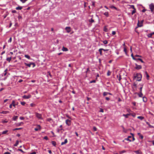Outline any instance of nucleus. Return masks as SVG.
<instances>
[{
    "mask_svg": "<svg viewBox=\"0 0 154 154\" xmlns=\"http://www.w3.org/2000/svg\"><path fill=\"white\" fill-rule=\"evenodd\" d=\"M65 30L68 33H69L71 31V28L70 27H66L65 28Z\"/></svg>",
    "mask_w": 154,
    "mask_h": 154,
    "instance_id": "0eeeda50",
    "label": "nucleus"
},
{
    "mask_svg": "<svg viewBox=\"0 0 154 154\" xmlns=\"http://www.w3.org/2000/svg\"><path fill=\"white\" fill-rule=\"evenodd\" d=\"M22 9V7L19 6L16 8V9L17 10H21Z\"/></svg>",
    "mask_w": 154,
    "mask_h": 154,
    "instance_id": "b1692460",
    "label": "nucleus"
},
{
    "mask_svg": "<svg viewBox=\"0 0 154 154\" xmlns=\"http://www.w3.org/2000/svg\"><path fill=\"white\" fill-rule=\"evenodd\" d=\"M134 152H135L137 154H141V152H140V150H138L136 151H134Z\"/></svg>",
    "mask_w": 154,
    "mask_h": 154,
    "instance_id": "f3484780",
    "label": "nucleus"
},
{
    "mask_svg": "<svg viewBox=\"0 0 154 154\" xmlns=\"http://www.w3.org/2000/svg\"><path fill=\"white\" fill-rule=\"evenodd\" d=\"M90 70H89V68H88L87 69V71H86V73L88 72H90Z\"/></svg>",
    "mask_w": 154,
    "mask_h": 154,
    "instance_id": "6e6d98bb",
    "label": "nucleus"
},
{
    "mask_svg": "<svg viewBox=\"0 0 154 154\" xmlns=\"http://www.w3.org/2000/svg\"><path fill=\"white\" fill-rule=\"evenodd\" d=\"M22 129L21 128H15L13 130V131H15V130H19L20 129Z\"/></svg>",
    "mask_w": 154,
    "mask_h": 154,
    "instance_id": "58836bf2",
    "label": "nucleus"
},
{
    "mask_svg": "<svg viewBox=\"0 0 154 154\" xmlns=\"http://www.w3.org/2000/svg\"><path fill=\"white\" fill-rule=\"evenodd\" d=\"M52 144L54 146H55L56 145V142L54 141H52Z\"/></svg>",
    "mask_w": 154,
    "mask_h": 154,
    "instance_id": "393cba45",
    "label": "nucleus"
},
{
    "mask_svg": "<svg viewBox=\"0 0 154 154\" xmlns=\"http://www.w3.org/2000/svg\"><path fill=\"white\" fill-rule=\"evenodd\" d=\"M152 33H151L149 34L148 35V36L149 37H152Z\"/></svg>",
    "mask_w": 154,
    "mask_h": 154,
    "instance_id": "ea45409f",
    "label": "nucleus"
},
{
    "mask_svg": "<svg viewBox=\"0 0 154 154\" xmlns=\"http://www.w3.org/2000/svg\"><path fill=\"white\" fill-rule=\"evenodd\" d=\"M130 115V114H123V116H125V118H128V116Z\"/></svg>",
    "mask_w": 154,
    "mask_h": 154,
    "instance_id": "a211bd4d",
    "label": "nucleus"
},
{
    "mask_svg": "<svg viewBox=\"0 0 154 154\" xmlns=\"http://www.w3.org/2000/svg\"><path fill=\"white\" fill-rule=\"evenodd\" d=\"M102 50L103 51H109V49H104L103 48H102Z\"/></svg>",
    "mask_w": 154,
    "mask_h": 154,
    "instance_id": "052dcab7",
    "label": "nucleus"
},
{
    "mask_svg": "<svg viewBox=\"0 0 154 154\" xmlns=\"http://www.w3.org/2000/svg\"><path fill=\"white\" fill-rule=\"evenodd\" d=\"M12 41V38L10 37L9 40H8V42L11 43Z\"/></svg>",
    "mask_w": 154,
    "mask_h": 154,
    "instance_id": "79ce46f5",
    "label": "nucleus"
},
{
    "mask_svg": "<svg viewBox=\"0 0 154 154\" xmlns=\"http://www.w3.org/2000/svg\"><path fill=\"white\" fill-rule=\"evenodd\" d=\"M11 57H8L6 59V60L9 62H10V61L11 60Z\"/></svg>",
    "mask_w": 154,
    "mask_h": 154,
    "instance_id": "473e14b6",
    "label": "nucleus"
},
{
    "mask_svg": "<svg viewBox=\"0 0 154 154\" xmlns=\"http://www.w3.org/2000/svg\"><path fill=\"white\" fill-rule=\"evenodd\" d=\"M149 8L152 12H153L154 10V5L152 3L149 5Z\"/></svg>",
    "mask_w": 154,
    "mask_h": 154,
    "instance_id": "7ed1b4c3",
    "label": "nucleus"
},
{
    "mask_svg": "<svg viewBox=\"0 0 154 154\" xmlns=\"http://www.w3.org/2000/svg\"><path fill=\"white\" fill-rule=\"evenodd\" d=\"M117 78L119 80V81L120 82L122 79L121 75H117Z\"/></svg>",
    "mask_w": 154,
    "mask_h": 154,
    "instance_id": "ddd939ff",
    "label": "nucleus"
},
{
    "mask_svg": "<svg viewBox=\"0 0 154 154\" xmlns=\"http://www.w3.org/2000/svg\"><path fill=\"white\" fill-rule=\"evenodd\" d=\"M24 64L26 66H27L29 67H30L31 65H32V68L34 67L35 66V64L34 63H24Z\"/></svg>",
    "mask_w": 154,
    "mask_h": 154,
    "instance_id": "f03ea898",
    "label": "nucleus"
},
{
    "mask_svg": "<svg viewBox=\"0 0 154 154\" xmlns=\"http://www.w3.org/2000/svg\"><path fill=\"white\" fill-rule=\"evenodd\" d=\"M136 8L134 9V10L132 12L131 14L133 15L136 12Z\"/></svg>",
    "mask_w": 154,
    "mask_h": 154,
    "instance_id": "cd10ccee",
    "label": "nucleus"
},
{
    "mask_svg": "<svg viewBox=\"0 0 154 154\" xmlns=\"http://www.w3.org/2000/svg\"><path fill=\"white\" fill-rule=\"evenodd\" d=\"M20 119L21 120H23L24 119V118L23 117L21 116L20 117Z\"/></svg>",
    "mask_w": 154,
    "mask_h": 154,
    "instance_id": "5fc2aeb1",
    "label": "nucleus"
},
{
    "mask_svg": "<svg viewBox=\"0 0 154 154\" xmlns=\"http://www.w3.org/2000/svg\"><path fill=\"white\" fill-rule=\"evenodd\" d=\"M106 99L107 100H110V99L109 97H105Z\"/></svg>",
    "mask_w": 154,
    "mask_h": 154,
    "instance_id": "e2e57ef3",
    "label": "nucleus"
},
{
    "mask_svg": "<svg viewBox=\"0 0 154 154\" xmlns=\"http://www.w3.org/2000/svg\"><path fill=\"white\" fill-rule=\"evenodd\" d=\"M95 4V2H92V6H93L94 7Z\"/></svg>",
    "mask_w": 154,
    "mask_h": 154,
    "instance_id": "09e8293b",
    "label": "nucleus"
},
{
    "mask_svg": "<svg viewBox=\"0 0 154 154\" xmlns=\"http://www.w3.org/2000/svg\"><path fill=\"white\" fill-rule=\"evenodd\" d=\"M135 57H141V56L139 55H137V54H136L135 55Z\"/></svg>",
    "mask_w": 154,
    "mask_h": 154,
    "instance_id": "338daca9",
    "label": "nucleus"
},
{
    "mask_svg": "<svg viewBox=\"0 0 154 154\" xmlns=\"http://www.w3.org/2000/svg\"><path fill=\"white\" fill-rule=\"evenodd\" d=\"M143 100L144 102H146L147 101V99L146 97H143Z\"/></svg>",
    "mask_w": 154,
    "mask_h": 154,
    "instance_id": "4468645a",
    "label": "nucleus"
},
{
    "mask_svg": "<svg viewBox=\"0 0 154 154\" xmlns=\"http://www.w3.org/2000/svg\"><path fill=\"white\" fill-rule=\"evenodd\" d=\"M17 150L20 151L22 152H24L23 151L22 149H18Z\"/></svg>",
    "mask_w": 154,
    "mask_h": 154,
    "instance_id": "13d9d810",
    "label": "nucleus"
},
{
    "mask_svg": "<svg viewBox=\"0 0 154 154\" xmlns=\"http://www.w3.org/2000/svg\"><path fill=\"white\" fill-rule=\"evenodd\" d=\"M136 94H137L139 95V96L140 97H142L143 95L142 92H140L139 93H136Z\"/></svg>",
    "mask_w": 154,
    "mask_h": 154,
    "instance_id": "2eb2a0df",
    "label": "nucleus"
},
{
    "mask_svg": "<svg viewBox=\"0 0 154 154\" xmlns=\"http://www.w3.org/2000/svg\"><path fill=\"white\" fill-rule=\"evenodd\" d=\"M108 94V92H104L103 93V96H106Z\"/></svg>",
    "mask_w": 154,
    "mask_h": 154,
    "instance_id": "72a5a7b5",
    "label": "nucleus"
},
{
    "mask_svg": "<svg viewBox=\"0 0 154 154\" xmlns=\"http://www.w3.org/2000/svg\"><path fill=\"white\" fill-rule=\"evenodd\" d=\"M8 132V131H7V130L4 131L2 132V134H6Z\"/></svg>",
    "mask_w": 154,
    "mask_h": 154,
    "instance_id": "f704fd0d",
    "label": "nucleus"
},
{
    "mask_svg": "<svg viewBox=\"0 0 154 154\" xmlns=\"http://www.w3.org/2000/svg\"><path fill=\"white\" fill-rule=\"evenodd\" d=\"M136 67L135 68L137 70H139L142 69V66L141 65H138L137 63L135 64Z\"/></svg>",
    "mask_w": 154,
    "mask_h": 154,
    "instance_id": "423d86ee",
    "label": "nucleus"
},
{
    "mask_svg": "<svg viewBox=\"0 0 154 154\" xmlns=\"http://www.w3.org/2000/svg\"><path fill=\"white\" fill-rule=\"evenodd\" d=\"M71 121L69 119H66V124L69 126L71 125Z\"/></svg>",
    "mask_w": 154,
    "mask_h": 154,
    "instance_id": "6e6552de",
    "label": "nucleus"
},
{
    "mask_svg": "<svg viewBox=\"0 0 154 154\" xmlns=\"http://www.w3.org/2000/svg\"><path fill=\"white\" fill-rule=\"evenodd\" d=\"M146 124L149 125V127L150 128H153V126H152L148 122H146Z\"/></svg>",
    "mask_w": 154,
    "mask_h": 154,
    "instance_id": "412c9836",
    "label": "nucleus"
},
{
    "mask_svg": "<svg viewBox=\"0 0 154 154\" xmlns=\"http://www.w3.org/2000/svg\"><path fill=\"white\" fill-rule=\"evenodd\" d=\"M130 6L131 7L130 8H132L133 9L135 8L134 6V5H130Z\"/></svg>",
    "mask_w": 154,
    "mask_h": 154,
    "instance_id": "de8ad7c7",
    "label": "nucleus"
},
{
    "mask_svg": "<svg viewBox=\"0 0 154 154\" xmlns=\"http://www.w3.org/2000/svg\"><path fill=\"white\" fill-rule=\"evenodd\" d=\"M137 118L142 120L144 119V117L142 116H139L137 117Z\"/></svg>",
    "mask_w": 154,
    "mask_h": 154,
    "instance_id": "4be33fe9",
    "label": "nucleus"
},
{
    "mask_svg": "<svg viewBox=\"0 0 154 154\" xmlns=\"http://www.w3.org/2000/svg\"><path fill=\"white\" fill-rule=\"evenodd\" d=\"M131 56L132 57V59L134 60H135L136 59V58H134V56H133V54H131Z\"/></svg>",
    "mask_w": 154,
    "mask_h": 154,
    "instance_id": "c03bdc74",
    "label": "nucleus"
},
{
    "mask_svg": "<svg viewBox=\"0 0 154 154\" xmlns=\"http://www.w3.org/2000/svg\"><path fill=\"white\" fill-rule=\"evenodd\" d=\"M26 103L25 102H21V104L23 106H24L25 104Z\"/></svg>",
    "mask_w": 154,
    "mask_h": 154,
    "instance_id": "37998d69",
    "label": "nucleus"
},
{
    "mask_svg": "<svg viewBox=\"0 0 154 154\" xmlns=\"http://www.w3.org/2000/svg\"><path fill=\"white\" fill-rule=\"evenodd\" d=\"M132 104L134 105V106H135L136 105V103L135 102H133Z\"/></svg>",
    "mask_w": 154,
    "mask_h": 154,
    "instance_id": "0e129e2a",
    "label": "nucleus"
},
{
    "mask_svg": "<svg viewBox=\"0 0 154 154\" xmlns=\"http://www.w3.org/2000/svg\"><path fill=\"white\" fill-rule=\"evenodd\" d=\"M62 50L63 51H67L68 50V49H67V48H65V47H63V48H62Z\"/></svg>",
    "mask_w": 154,
    "mask_h": 154,
    "instance_id": "6ab92c4d",
    "label": "nucleus"
},
{
    "mask_svg": "<svg viewBox=\"0 0 154 154\" xmlns=\"http://www.w3.org/2000/svg\"><path fill=\"white\" fill-rule=\"evenodd\" d=\"M144 20H142L140 22L139 20H138V23L137 24V26L138 27H141L143 26V22Z\"/></svg>",
    "mask_w": 154,
    "mask_h": 154,
    "instance_id": "20e7f679",
    "label": "nucleus"
},
{
    "mask_svg": "<svg viewBox=\"0 0 154 154\" xmlns=\"http://www.w3.org/2000/svg\"><path fill=\"white\" fill-rule=\"evenodd\" d=\"M102 48H100L99 49L98 51L100 52V55H102Z\"/></svg>",
    "mask_w": 154,
    "mask_h": 154,
    "instance_id": "5701e85b",
    "label": "nucleus"
},
{
    "mask_svg": "<svg viewBox=\"0 0 154 154\" xmlns=\"http://www.w3.org/2000/svg\"><path fill=\"white\" fill-rule=\"evenodd\" d=\"M145 75H146V78H147V79L148 80H149V75H148L147 72L146 71L145 72Z\"/></svg>",
    "mask_w": 154,
    "mask_h": 154,
    "instance_id": "aec40b11",
    "label": "nucleus"
},
{
    "mask_svg": "<svg viewBox=\"0 0 154 154\" xmlns=\"http://www.w3.org/2000/svg\"><path fill=\"white\" fill-rule=\"evenodd\" d=\"M31 154H36V152H32Z\"/></svg>",
    "mask_w": 154,
    "mask_h": 154,
    "instance_id": "774afa93",
    "label": "nucleus"
},
{
    "mask_svg": "<svg viewBox=\"0 0 154 154\" xmlns=\"http://www.w3.org/2000/svg\"><path fill=\"white\" fill-rule=\"evenodd\" d=\"M104 14L106 16V17H108L109 16V13L107 12H105L104 13Z\"/></svg>",
    "mask_w": 154,
    "mask_h": 154,
    "instance_id": "c85d7f7f",
    "label": "nucleus"
},
{
    "mask_svg": "<svg viewBox=\"0 0 154 154\" xmlns=\"http://www.w3.org/2000/svg\"><path fill=\"white\" fill-rule=\"evenodd\" d=\"M116 34V32L115 31H113L112 32V34L113 35H115Z\"/></svg>",
    "mask_w": 154,
    "mask_h": 154,
    "instance_id": "bf43d9fd",
    "label": "nucleus"
},
{
    "mask_svg": "<svg viewBox=\"0 0 154 154\" xmlns=\"http://www.w3.org/2000/svg\"><path fill=\"white\" fill-rule=\"evenodd\" d=\"M99 111H100V112H104L103 110L102 109H100V110Z\"/></svg>",
    "mask_w": 154,
    "mask_h": 154,
    "instance_id": "4d7b16f0",
    "label": "nucleus"
},
{
    "mask_svg": "<svg viewBox=\"0 0 154 154\" xmlns=\"http://www.w3.org/2000/svg\"><path fill=\"white\" fill-rule=\"evenodd\" d=\"M111 72H110L109 70H108L107 72V76H109L111 75Z\"/></svg>",
    "mask_w": 154,
    "mask_h": 154,
    "instance_id": "7c9ffc66",
    "label": "nucleus"
},
{
    "mask_svg": "<svg viewBox=\"0 0 154 154\" xmlns=\"http://www.w3.org/2000/svg\"><path fill=\"white\" fill-rule=\"evenodd\" d=\"M126 152V151L125 150H123V151H120L119 152V154H122L123 153H125Z\"/></svg>",
    "mask_w": 154,
    "mask_h": 154,
    "instance_id": "4c0bfd02",
    "label": "nucleus"
},
{
    "mask_svg": "<svg viewBox=\"0 0 154 154\" xmlns=\"http://www.w3.org/2000/svg\"><path fill=\"white\" fill-rule=\"evenodd\" d=\"M44 139L46 140H48V138L47 136H45L44 137Z\"/></svg>",
    "mask_w": 154,
    "mask_h": 154,
    "instance_id": "8fccbe9b",
    "label": "nucleus"
},
{
    "mask_svg": "<svg viewBox=\"0 0 154 154\" xmlns=\"http://www.w3.org/2000/svg\"><path fill=\"white\" fill-rule=\"evenodd\" d=\"M96 82V81L95 80H93L92 81H91L90 82V83H95Z\"/></svg>",
    "mask_w": 154,
    "mask_h": 154,
    "instance_id": "864d4df0",
    "label": "nucleus"
},
{
    "mask_svg": "<svg viewBox=\"0 0 154 154\" xmlns=\"http://www.w3.org/2000/svg\"><path fill=\"white\" fill-rule=\"evenodd\" d=\"M30 106L32 107H34L35 106V105L33 103L30 104Z\"/></svg>",
    "mask_w": 154,
    "mask_h": 154,
    "instance_id": "603ef678",
    "label": "nucleus"
},
{
    "mask_svg": "<svg viewBox=\"0 0 154 154\" xmlns=\"http://www.w3.org/2000/svg\"><path fill=\"white\" fill-rule=\"evenodd\" d=\"M94 20L92 18H91V20L90 21V22H91V23H93L94 22Z\"/></svg>",
    "mask_w": 154,
    "mask_h": 154,
    "instance_id": "a18cd8bd",
    "label": "nucleus"
},
{
    "mask_svg": "<svg viewBox=\"0 0 154 154\" xmlns=\"http://www.w3.org/2000/svg\"><path fill=\"white\" fill-rule=\"evenodd\" d=\"M19 143V141L18 140H16V142L15 144H14V146H17Z\"/></svg>",
    "mask_w": 154,
    "mask_h": 154,
    "instance_id": "bb28decb",
    "label": "nucleus"
},
{
    "mask_svg": "<svg viewBox=\"0 0 154 154\" xmlns=\"http://www.w3.org/2000/svg\"><path fill=\"white\" fill-rule=\"evenodd\" d=\"M24 56L25 57L27 58L28 59H30V57L28 55H25Z\"/></svg>",
    "mask_w": 154,
    "mask_h": 154,
    "instance_id": "2f4dec72",
    "label": "nucleus"
},
{
    "mask_svg": "<svg viewBox=\"0 0 154 154\" xmlns=\"http://www.w3.org/2000/svg\"><path fill=\"white\" fill-rule=\"evenodd\" d=\"M13 106L15 107L16 104H15V101L14 100H13L12 103L11 104Z\"/></svg>",
    "mask_w": 154,
    "mask_h": 154,
    "instance_id": "a878e982",
    "label": "nucleus"
},
{
    "mask_svg": "<svg viewBox=\"0 0 154 154\" xmlns=\"http://www.w3.org/2000/svg\"><path fill=\"white\" fill-rule=\"evenodd\" d=\"M31 96L30 95H29L28 96L24 95L23 96V97L24 99H29L30 98Z\"/></svg>",
    "mask_w": 154,
    "mask_h": 154,
    "instance_id": "1a4fd4ad",
    "label": "nucleus"
},
{
    "mask_svg": "<svg viewBox=\"0 0 154 154\" xmlns=\"http://www.w3.org/2000/svg\"><path fill=\"white\" fill-rule=\"evenodd\" d=\"M9 112L8 111H3L2 112V113L4 114H6L8 113Z\"/></svg>",
    "mask_w": 154,
    "mask_h": 154,
    "instance_id": "c9c22d12",
    "label": "nucleus"
},
{
    "mask_svg": "<svg viewBox=\"0 0 154 154\" xmlns=\"http://www.w3.org/2000/svg\"><path fill=\"white\" fill-rule=\"evenodd\" d=\"M103 42L105 44H107V43H108L107 41L106 40H104V41H103Z\"/></svg>",
    "mask_w": 154,
    "mask_h": 154,
    "instance_id": "a19ab883",
    "label": "nucleus"
},
{
    "mask_svg": "<svg viewBox=\"0 0 154 154\" xmlns=\"http://www.w3.org/2000/svg\"><path fill=\"white\" fill-rule=\"evenodd\" d=\"M131 136H128L127 138L125 139V140L129 141L130 142H131V140L129 139L130 138H131Z\"/></svg>",
    "mask_w": 154,
    "mask_h": 154,
    "instance_id": "dca6fc26",
    "label": "nucleus"
},
{
    "mask_svg": "<svg viewBox=\"0 0 154 154\" xmlns=\"http://www.w3.org/2000/svg\"><path fill=\"white\" fill-rule=\"evenodd\" d=\"M3 154H11V153L9 152H6Z\"/></svg>",
    "mask_w": 154,
    "mask_h": 154,
    "instance_id": "680f3d73",
    "label": "nucleus"
},
{
    "mask_svg": "<svg viewBox=\"0 0 154 154\" xmlns=\"http://www.w3.org/2000/svg\"><path fill=\"white\" fill-rule=\"evenodd\" d=\"M67 142L68 141L67 140V139H66L65 140L64 142H62L61 143V145H63L66 144V143H67Z\"/></svg>",
    "mask_w": 154,
    "mask_h": 154,
    "instance_id": "f8f14e48",
    "label": "nucleus"
},
{
    "mask_svg": "<svg viewBox=\"0 0 154 154\" xmlns=\"http://www.w3.org/2000/svg\"><path fill=\"white\" fill-rule=\"evenodd\" d=\"M142 75L140 73H137V75L135 76V78L137 79V81H140L141 80Z\"/></svg>",
    "mask_w": 154,
    "mask_h": 154,
    "instance_id": "f257e3e1",
    "label": "nucleus"
},
{
    "mask_svg": "<svg viewBox=\"0 0 154 154\" xmlns=\"http://www.w3.org/2000/svg\"><path fill=\"white\" fill-rule=\"evenodd\" d=\"M35 115L36 117L38 119H42L41 114H39L38 113L36 112L35 113Z\"/></svg>",
    "mask_w": 154,
    "mask_h": 154,
    "instance_id": "39448f33",
    "label": "nucleus"
},
{
    "mask_svg": "<svg viewBox=\"0 0 154 154\" xmlns=\"http://www.w3.org/2000/svg\"><path fill=\"white\" fill-rule=\"evenodd\" d=\"M93 129L94 131H96L97 130V128L95 127H94L93 128Z\"/></svg>",
    "mask_w": 154,
    "mask_h": 154,
    "instance_id": "49530a36",
    "label": "nucleus"
},
{
    "mask_svg": "<svg viewBox=\"0 0 154 154\" xmlns=\"http://www.w3.org/2000/svg\"><path fill=\"white\" fill-rule=\"evenodd\" d=\"M12 13H16V10H13L12 11Z\"/></svg>",
    "mask_w": 154,
    "mask_h": 154,
    "instance_id": "69168bd1",
    "label": "nucleus"
},
{
    "mask_svg": "<svg viewBox=\"0 0 154 154\" xmlns=\"http://www.w3.org/2000/svg\"><path fill=\"white\" fill-rule=\"evenodd\" d=\"M111 8H114L115 9H117V8L116 7H115V6H112L111 7Z\"/></svg>",
    "mask_w": 154,
    "mask_h": 154,
    "instance_id": "3c124183",
    "label": "nucleus"
},
{
    "mask_svg": "<svg viewBox=\"0 0 154 154\" xmlns=\"http://www.w3.org/2000/svg\"><path fill=\"white\" fill-rule=\"evenodd\" d=\"M18 116H14L13 117V120L14 121H16L17 119Z\"/></svg>",
    "mask_w": 154,
    "mask_h": 154,
    "instance_id": "c756f323",
    "label": "nucleus"
},
{
    "mask_svg": "<svg viewBox=\"0 0 154 154\" xmlns=\"http://www.w3.org/2000/svg\"><path fill=\"white\" fill-rule=\"evenodd\" d=\"M138 135L139 136V138L141 139H143V136L140 133H137Z\"/></svg>",
    "mask_w": 154,
    "mask_h": 154,
    "instance_id": "9b49d317",
    "label": "nucleus"
},
{
    "mask_svg": "<svg viewBox=\"0 0 154 154\" xmlns=\"http://www.w3.org/2000/svg\"><path fill=\"white\" fill-rule=\"evenodd\" d=\"M35 131H38L39 130L41 129V126L39 125H37V127L36 128H35L34 129Z\"/></svg>",
    "mask_w": 154,
    "mask_h": 154,
    "instance_id": "9d476101",
    "label": "nucleus"
},
{
    "mask_svg": "<svg viewBox=\"0 0 154 154\" xmlns=\"http://www.w3.org/2000/svg\"><path fill=\"white\" fill-rule=\"evenodd\" d=\"M52 120H53L51 118H49L47 119V121L48 122H50Z\"/></svg>",
    "mask_w": 154,
    "mask_h": 154,
    "instance_id": "e433bc0d",
    "label": "nucleus"
}]
</instances>
